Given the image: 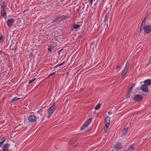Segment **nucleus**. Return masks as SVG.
<instances>
[{
    "label": "nucleus",
    "mask_w": 151,
    "mask_h": 151,
    "mask_svg": "<svg viewBox=\"0 0 151 151\" xmlns=\"http://www.w3.org/2000/svg\"><path fill=\"white\" fill-rule=\"evenodd\" d=\"M146 17H147L146 16H145V17L144 19L143 20V21H142V24L144 23H145V21L146 19Z\"/></svg>",
    "instance_id": "obj_31"
},
{
    "label": "nucleus",
    "mask_w": 151,
    "mask_h": 151,
    "mask_svg": "<svg viewBox=\"0 0 151 151\" xmlns=\"http://www.w3.org/2000/svg\"><path fill=\"white\" fill-rule=\"evenodd\" d=\"M10 144L8 143L4 144L2 147V151H8Z\"/></svg>",
    "instance_id": "obj_5"
},
{
    "label": "nucleus",
    "mask_w": 151,
    "mask_h": 151,
    "mask_svg": "<svg viewBox=\"0 0 151 151\" xmlns=\"http://www.w3.org/2000/svg\"><path fill=\"white\" fill-rule=\"evenodd\" d=\"M7 3L5 1H3L1 4V10H5V8L6 7Z\"/></svg>",
    "instance_id": "obj_11"
},
{
    "label": "nucleus",
    "mask_w": 151,
    "mask_h": 151,
    "mask_svg": "<svg viewBox=\"0 0 151 151\" xmlns=\"http://www.w3.org/2000/svg\"><path fill=\"white\" fill-rule=\"evenodd\" d=\"M101 106V104H97L96 106L95 107L94 109L95 110H98L100 108Z\"/></svg>",
    "instance_id": "obj_22"
},
{
    "label": "nucleus",
    "mask_w": 151,
    "mask_h": 151,
    "mask_svg": "<svg viewBox=\"0 0 151 151\" xmlns=\"http://www.w3.org/2000/svg\"><path fill=\"white\" fill-rule=\"evenodd\" d=\"M135 86V84L133 83L132 85L130 87V88L129 89V91H131L132 89V88L134 87Z\"/></svg>",
    "instance_id": "obj_25"
},
{
    "label": "nucleus",
    "mask_w": 151,
    "mask_h": 151,
    "mask_svg": "<svg viewBox=\"0 0 151 151\" xmlns=\"http://www.w3.org/2000/svg\"><path fill=\"white\" fill-rule=\"evenodd\" d=\"M42 109H41L38 111V113H39V114H40L42 112Z\"/></svg>",
    "instance_id": "obj_35"
},
{
    "label": "nucleus",
    "mask_w": 151,
    "mask_h": 151,
    "mask_svg": "<svg viewBox=\"0 0 151 151\" xmlns=\"http://www.w3.org/2000/svg\"><path fill=\"white\" fill-rule=\"evenodd\" d=\"M87 125H86L85 124H84V125L81 127V130H82L84 129H85L86 127H87Z\"/></svg>",
    "instance_id": "obj_23"
},
{
    "label": "nucleus",
    "mask_w": 151,
    "mask_h": 151,
    "mask_svg": "<svg viewBox=\"0 0 151 151\" xmlns=\"http://www.w3.org/2000/svg\"><path fill=\"white\" fill-rule=\"evenodd\" d=\"M6 138H4L2 139H1V140L0 142L2 143L3 144L4 142L6 141Z\"/></svg>",
    "instance_id": "obj_27"
},
{
    "label": "nucleus",
    "mask_w": 151,
    "mask_h": 151,
    "mask_svg": "<svg viewBox=\"0 0 151 151\" xmlns=\"http://www.w3.org/2000/svg\"><path fill=\"white\" fill-rule=\"evenodd\" d=\"M129 61H128L126 64V65L124 67V69L121 73V76L122 77H123L126 75V73L129 69Z\"/></svg>",
    "instance_id": "obj_2"
},
{
    "label": "nucleus",
    "mask_w": 151,
    "mask_h": 151,
    "mask_svg": "<svg viewBox=\"0 0 151 151\" xmlns=\"http://www.w3.org/2000/svg\"><path fill=\"white\" fill-rule=\"evenodd\" d=\"M55 110V107L53 106V105L50 107L48 109V114L51 115L53 112Z\"/></svg>",
    "instance_id": "obj_9"
},
{
    "label": "nucleus",
    "mask_w": 151,
    "mask_h": 151,
    "mask_svg": "<svg viewBox=\"0 0 151 151\" xmlns=\"http://www.w3.org/2000/svg\"><path fill=\"white\" fill-rule=\"evenodd\" d=\"M128 128L126 127L124 128L123 130L122 134L123 135H125L127 134V132L128 131Z\"/></svg>",
    "instance_id": "obj_14"
},
{
    "label": "nucleus",
    "mask_w": 151,
    "mask_h": 151,
    "mask_svg": "<svg viewBox=\"0 0 151 151\" xmlns=\"http://www.w3.org/2000/svg\"><path fill=\"white\" fill-rule=\"evenodd\" d=\"M51 116V115H50V114H48V116H47V118H49V117L50 116Z\"/></svg>",
    "instance_id": "obj_42"
},
{
    "label": "nucleus",
    "mask_w": 151,
    "mask_h": 151,
    "mask_svg": "<svg viewBox=\"0 0 151 151\" xmlns=\"http://www.w3.org/2000/svg\"><path fill=\"white\" fill-rule=\"evenodd\" d=\"M62 50V49H61L60 50L58 51V53L60 54L61 51Z\"/></svg>",
    "instance_id": "obj_39"
},
{
    "label": "nucleus",
    "mask_w": 151,
    "mask_h": 151,
    "mask_svg": "<svg viewBox=\"0 0 151 151\" xmlns=\"http://www.w3.org/2000/svg\"><path fill=\"white\" fill-rule=\"evenodd\" d=\"M143 98V96L142 95L137 94L134 97L133 99L135 101L138 102L142 101Z\"/></svg>",
    "instance_id": "obj_3"
},
{
    "label": "nucleus",
    "mask_w": 151,
    "mask_h": 151,
    "mask_svg": "<svg viewBox=\"0 0 151 151\" xmlns=\"http://www.w3.org/2000/svg\"><path fill=\"white\" fill-rule=\"evenodd\" d=\"M55 72H53V73H51L49 75V76L50 77V76H51L54 75L55 74Z\"/></svg>",
    "instance_id": "obj_34"
},
{
    "label": "nucleus",
    "mask_w": 151,
    "mask_h": 151,
    "mask_svg": "<svg viewBox=\"0 0 151 151\" xmlns=\"http://www.w3.org/2000/svg\"><path fill=\"white\" fill-rule=\"evenodd\" d=\"M14 23V19H9L7 22L8 26L9 27L12 26Z\"/></svg>",
    "instance_id": "obj_7"
},
{
    "label": "nucleus",
    "mask_w": 151,
    "mask_h": 151,
    "mask_svg": "<svg viewBox=\"0 0 151 151\" xmlns=\"http://www.w3.org/2000/svg\"><path fill=\"white\" fill-rule=\"evenodd\" d=\"M33 56V54L32 52H31L29 54V56L30 58H32V57Z\"/></svg>",
    "instance_id": "obj_38"
},
{
    "label": "nucleus",
    "mask_w": 151,
    "mask_h": 151,
    "mask_svg": "<svg viewBox=\"0 0 151 151\" xmlns=\"http://www.w3.org/2000/svg\"><path fill=\"white\" fill-rule=\"evenodd\" d=\"M109 125V123H106L105 126V128H108Z\"/></svg>",
    "instance_id": "obj_28"
},
{
    "label": "nucleus",
    "mask_w": 151,
    "mask_h": 151,
    "mask_svg": "<svg viewBox=\"0 0 151 151\" xmlns=\"http://www.w3.org/2000/svg\"><path fill=\"white\" fill-rule=\"evenodd\" d=\"M129 151H133L135 149L134 145H129L128 147Z\"/></svg>",
    "instance_id": "obj_13"
},
{
    "label": "nucleus",
    "mask_w": 151,
    "mask_h": 151,
    "mask_svg": "<svg viewBox=\"0 0 151 151\" xmlns=\"http://www.w3.org/2000/svg\"><path fill=\"white\" fill-rule=\"evenodd\" d=\"M120 69V68L119 66H117L116 70H117V72H118Z\"/></svg>",
    "instance_id": "obj_30"
},
{
    "label": "nucleus",
    "mask_w": 151,
    "mask_h": 151,
    "mask_svg": "<svg viewBox=\"0 0 151 151\" xmlns=\"http://www.w3.org/2000/svg\"><path fill=\"white\" fill-rule=\"evenodd\" d=\"M5 37L2 36H0V43H2L4 40Z\"/></svg>",
    "instance_id": "obj_17"
},
{
    "label": "nucleus",
    "mask_w": 151,
    "mask_h": 151,
    "mask_svg": "<svg viewBox=\"0 0 151 151\" xmlns=\"http://www.w3.org/2000/svg\"><path fill=\"white\" fill-rule=\"evenodd\" d=\"M143 30L145 32L149 33L151 31V27L149 25H146L143 27L141 26L140 31H142Z\"/></svg>",
    "instance_id": "obj_1"
},
{
    "label": "nucleus",
    "mask_w": 151,
    "mask_h": 151,
    "mask_svg": "<svg viewBox=\"0 0 151 151\" xmlns=\"http://www.w3.org/2000/svg\"><path fill=\"white\" fill-rule=\"evenodd\" d=\"M55 22V21H53L52 22V23H53Z\"/></svg>",
    "instance_id": "obj_44"
},
{
    "label": "nucleus",
    "mask_w": 151,
    "mask_h": 151,
    "mask_svg": "<svg viewBox=\"0 0 151 151\" xmlns=\"http://www.w3.org/2000/svg\"><path fill=\"white\" fill-rule=\"evenodd\" d=\"M93 1V0H88V1L89 2V3L90 4L91 6L92 5Z\"/></svg>",
    "instance_id": "obj_36"
},
{
    "label": "nucleus",
    "mask_w": 151,
    "mask_h": 151,
    "mask_svg": "<svg viewBox=\"0 0 151 151\" xmlns=\"http://www.w3.org/2000/svg\"><path fill=\"white\" fill-rule=\"evenodd\" d=\"M110 118L108 116H106L105 119V123H110Z\"/></svg>",
    "instance_id": "obj_15"
},
{
    "label": "nucleus",
    "mask_w": 151,
    "mask_h": 151,
    "mask_svg": "<svg viewBox=\"0 0 151 151\" xmlns=\"http://www.w3.org/2000/svg\"><path fill=\"white\" fill-rule=\"evenodd\" d=\"M108 128H104V133H106L108 131Z\"/></svg>",
    "instance_id": "obj_37"
},
{
    "label": "nucleus",
    "mask_w": 151,
    "mask_h": 151,
    "mask_svg": "<svg viewBox=\"0 0 151 151\" xmlns=\"http://www.w3.org/2000/svg\"><path fill=\"white\" fill-rule=\"evenodd\" d=\"M81 24H76L73 26V28L74 29H77L79 28L81 26Z\"/></svg>",
    "instance_id": "obj_18"
},
{
    "label": "nucleus",
    "mask_w": 151,
    "mask_h": 151,
    "mask_svg": "<svg viewBox=\"0 0 151 151\" xmlns=\"http://www.w3.org/2000/svg\"><path fill=\"white\" fill-rule=\"evenodd\" d=\"M108 16H109L108 14H106L105 15V18L104 20V22H106L107 21L108 19L109 18Z\"/></svg>",
    "instance_id": "obj_21"
},
{
    "label": "nucleus",
    "mask_w": 151,
    "mask_h": 151,
    "mask_svg": "<svg viewBox=\"0 0 151 151\" xmlns=\"http://www.w3.org/2000/svg\"><path fill=\"white\" fill-rule=\"evenodd\" d=\"M149 61H151V56H150L149 60Z\"/></svg>",
    "instance_id": "obj_40"
},
{
    "label": "nucleus",
    "mask_w": 151,
    "mask_h": 151,
    "mask_svg": "<svg viewBox=\"0 0 151 151\" xmlns=\"http://www.w3.org/2000/svg\"><path fill=\"white\" fill-rule=\"evenodd\" d=\"M141 89L142 91L146 93L148 91V86L146 84H142L141 87Z\"/></svg>",
    "instance_id": "obj_6"
},
{
    "label": "nucleus",
    "mask_w": 151,
    "mask_h": 151,
    "mask_svg": "<svg viewBox=\"0 0 151 151\" xmlns=\"http://www.w3.org/2000/svg\"><path fill=\"white\" fill-rule=\"evenodd\" d=\"M114 147L115 149L119 150L122 149V146L120 142H117L114 145Z\"/></svg>",
    "instance_id": "obj_8"
},
{
    "label": "nucleus",
    "mask_w": 151,
    "mask_h": 151,
    "mask_svg": "<svg viewBox=\"0 0 151 151\" xmlns=\"http://www.w3.org/2000/svg\"><path fill=\"white\" fill-rule=\"evenodd\" d=\"M55 45H53V44H51L50 45V47H51L52 49H53V48H54L55 47Z\"/></svg>",
    "instance_id": "obj_29"
},
{
    "label": "nucleus",
    "mask_w": 151,
    "mask_h": 151,
    "mask_svg": "<svg viewBox=\"0 0 151 151\" xmlns=\"http://www.w3.org/2000/svg\"><path fill=\"white\" fill-rule=\"evenodd\" d=\"M37 117L34 114H31L28 117L29 121L31 122H34L36 121Z\"/></svg>",
    "instance_id": "obj_4"
},
{
    "label": "nucleus",
    "mask_w": 151,
    "mask_h": 151,
    "mask_svg": "<svg viewBox=\"0 0 151 151\" xmlns=\"http://www.w3.org/2000/svg\"><path fill=\"white\" fill-rule=\"evenodd\" d=\"M52 49L51 48V47H50L49 46V47L48 48L47 50L49 52H50L52 50Z\"/></svg>",
    "instance_id": "obj_33"
},
{
    "label": "nucleus",
    "mask_w": 151,
    "mask_h": 151,
    "mask_svg": "<svg viewBox=\"0 0 151 151\" xmlns=\"http://www.w3.org/2000/svg\"><path fill=\"white\" fill-rule=\"evenodd\" d=\"M146 17H147L146 16H145V17L144 19L143 20V21H142V24L144 23H145V21L146 19Z\"/></svg>",
    "instance_id": "obj_32"
},
{
    "label": "nucleus",
    "mask_w": 151,
    "mask_h": 151,
    "mask_svg": "<svg viewBox=\"0 0 151 151\" xmlns=\"http://www.w3.org/2000/svg\"><path fill=\"white\" fill-rule=\"evenodd\" d=\"M123 151H128L127 150H123Z\"/></svg>",
    "instance_id": "obj_43"
},
{
    "label": "nucleus",
    "mask_w": 151,
    "mask_h": 151,
    "mask_svg": "<svg viewBox=\"0 0 151 151\" xmlns=\"http://www.w3.org/2000/svg\"><path fill=\"white\" fill-rule=\"evenodd\" d=\"M19 99L20 98H18L17 97H14L11 101L13 102L14 101H16L18 100V99Z\"/></svg>",
    "instance_id": "obj_26"
},
{
    "label": "nucleus",
    "mask_w": 151,
    "mask_h": 151,
    "mask_svg": "<svg viewBox=\"0 0 151 151\" xmlns=\"http://www.w3.org/2000/svg\"><path fill=\"white\" fill-rule=\"evenodd\" d=\"M31 78H30V79L29 80V81L28 82V84H30L31 83H32V82H33V81H35V80L36 79V78H32V79H31Z\"/></svg>",
    "instance_id": "obj_20"
},
{
    "label": "nucleus",
    "mask_w": 151,
    "mask_h": 151,
    "mask_svg": "<svg viewBox=\"0 0 151 151\" xmlns=\"http://www.w3.org/2000/svg\"><path fill=\"white\" fill-rule=\"evenodd\" d=\"M91 121L92 119L91 118H90L86 121L85 123V124L86 125H87V126H88V125L90 124Z\"/></svg>",
    "instance_id": "obj_16"
},
{
    "label": "nucleus",
    "mask_w": 151,
    "mask_h": 151,
    "mask_svg": "<svg viewBox=\"0 0 151 151\" xmlns=\"http://www.w3.org/2000/svg\"><path fill=\"white\" fill-rule=\"evenodd\" d=\"M64 63H65V61H64L63 63H61V64H60L57 65L55 66V68H57V67H58L59 66H61L62 65H63Z\"/></svg>",
    "instance_id": "obj_24"
},
{
    "label": "nucleus",
    "mask_w": 151,
    "mask_h": 151,
    "mask_svg": "<svg viewBox=\"0 0 151 151\" xmlns=\"http://www.w3.org/2000/svg\"><path fill=\"white\" fill-rule=\"evenodd\" d=\"M3 144L0 142V147L2 146Z\"/></svg>",
    "instance_id": "obj_41"
},
{
    "label": "nucleus",
    "mask_w": 151,
    "mask_h": 151,
    "mask_svg": "<svg viewBox=\"0 0 151 151\" xmlns=\"http://www.w3.org/2000/svg\"><path fill=\"white\" fill-rule=\"evenodd\" d=\"M1 14L2 16L4 17L5 19L6 18V13L5 10H1Z\"/></svg>",
    "instance_id": "obj_10"
},
{
    "label": "nucleus",
    "mask_w": 151,
    "mask_h": 151,
    "mask_svg": "<svg viewBox=\"0 0 151 151\" xmlns=\"http://www.w3.org/2000/svg\"><path fill=\"white\" fill-rule=\"evenodd\" d=\"M1 76V74L0 73V77Z\"/></svg>",
    "instance_id": "obj_45"
},
{
    "label": "nucleus",
    "mask_w": 151,
    "mask_h": 151,
    "mask_svg": "<svg viewBox=\"0 0 151 151\" xmlns=\"http://www.w3.org/2000/svg\"><path fill=\"white\" fill-rule=\"evenodd\" d=\"M131 91L129 90L127 92L126 97V98H128L131 95Z\"/></svg>",
    "instance_id": "obj_19"
},
{
    "label": "nucleus",
    "mask_w": 151,
    "mask_h": 151,
    "mask_svg": "<svg viewBox=\"0 0 151 151\" xmlns=\"http://www.w3.org/2000/svg\"><path fill=\"white\" fill-rule=\"evenodd\" d=\"M145 84L147 85V86H150L151 84V80L148 79L145 80L144 82Z\"/></svg>",
    "instance_id": "obj_12"
}]
</instances>
